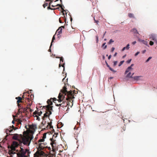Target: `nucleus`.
Returning <instances> with one entry per match:
<instances>
[{
  "label": "nucleus",
  "instance_id": "1",
  "mask_svg": "<svg viewBox=\"0 0 157 157\" xmlns=\"http://www.w3.org/2000/svg\"><path fill=\"white\" fill-rule=\"evenodd\" d=\"M27 131L23 132V135H18L17 134H14L13 136V139L18 140L19 144L23 143L24 145H29L32 139L29 135V133L33 134L34 131L30 130V129H34V128H26Z\"/></svg>",
  "mask_w": 157,
  "mask_h": 157
},
{
  "label": "nucleus",
  "instance_id": "2",
  "mask_svg": "<svg viewBox=\"0 0 157 157\" xmlns=\"http://www.w3.org/2000/svg\"><path fill=\"white\" fill-rule=\"evenodd\" d=\"M73 96L72 92L71 91H67V88L64 87L63 89L61 90L58 96L59 102H61L64 98H66L67 100L70 99L74 98Z\"/></svg>",
  "mask_w": 157,
  "mask_h": 157
},
{
  "label": "nucleus",
  "instance_id": "3",
  "mask_svg": "<svg viewBox=\"0 0 157 157\" xmlns=\"http://www.w3.org/2000/svg\"><path fill=\"white\" fill-rule=\"evenodd\" d=\"M58 133L54 132V134L53 135L52 138L50 139L51 140L50 144L52 146V151L55 152L57 149L56 140L53 138L54 137H56Z\"/></svg>",
  "mask_w": 157,
  "mask_h": 157
},
{
  "label": "nucleus",
  "instance_id": "4",
  "mask_svg": "<svg viewBox=\"0 0 157 157\" xmlns=\"http://www.w3.org/2000/svg\"><path fill=\"white\" fill-rule=\"evenodd\" d=\"M39 145L38 148L37 149V151L34 154V155L36 154L37 155H39V151H43L42 150H43L44 148L46 147H47L48 148L49 150H51V148L50 147H46L45 146L46 145V144L44 143H40L38 144Z\"/></svg>",
  "mask_w": 157,
  "mask_h": 157
},
{
  "label": "nucleus",
  "instance_id": "5",
  "mask_svg": "<svg viewBox=\"0 0 157 157\" xmlns=\"http://www.w3.org/2000/svg\"><path fill=\"white\" fill-rule=\"evenodd\" d=\"M28 152V154H29L30 152L29 151L28 149H24L22 148H21V150L20 152L17 154V157H28L25 154Z\"/></svg>",
  "mask_w": 157,
  "mask_h": 157
},
{
  "label": "nucleus",
  "instance_id": "6",
  "mask_svg": "<svg viewBox=\"0 0 157 157\" xmlns=\"http://www.w3.org/2000/svg\"><path fill=\"white\" fill-rule=\"evenodd\" d=\"M52 106L50 105H47L46 107V109L48 111L44 114V117H46L49 116L52 114L51 110H52Z\"/></svg>",
  "mask_w": 157,
  "mask_h": 157
},
{
  "label": "nucleus",
  "instance_id": "7",
  "mask_svg": "<svg viewBox=\"0 0 157 157\" xmlns=\"http://www.w3.org/2000/svg\"><path fill=\"white\" fill-rule=\"evenodd\" d=\"M38 152L39 155H37L38 157H53L52 155L49 156L44 151H40Z\"/></svg>",
  "mask_w": 157,
  "mask_h": 157
},
{
  "label": "nucleus",
  "instance_id": "8",
  "mask_svg": "<svg viewBox=\"0 0 157 157\" xmlns=\"http://www.w3.org/2000/svg\"><path fill=\"white\" fill-rule=\"evenodd\" d=\"M19 144H20L19 142L18 143L17 141H14L13 142V143L10 147L12 148H15L16 147H18Z\"/></svg>",
  "mask_w": 157,
  "mask_h": 157
},
{
  "label": "nucleus",
  "instance_id": "9",
  "mask_svg": "<svg viewBox=\"0 0 157 157\" xmlns=\"http://www.w3.org/2000/svg\"><path fill=\"white\" fill-rule=\"evenodd\" d=\"M18 128H9V129H7L6 130V133L7 135H11V133L13 131V129L15 130Z\"/></svg>",
  "mask_w": 157,
  "mask_h": 157
},
{
  "label": "nucleus",
  "instance_id": "10",
  "mask_svg": "<svg viewBox=\"0 0 157 157\" xmlns=\"http://www.w3.org/2000/svg\"><path fill=\"white\" fill-rule=\"evenodd\" d=\"M133 78L136 81H138L142 80V76H135Z\"/></svg>",
  "mask_w": 157,
  "mask_h": 157
},
{
  "label": "nucleus",
  "instance_id": "11",
  "mask_svg": "<svg viewBox=\"0 0 157 157\" xmlns=\"http://www.w3.org/2000/svg\"><path fill=\"white\" fill-rule=\"evenodd\" d=\"M11 148L10 150L9 151V153L10 155H11L12 154H14L16 153V152H15V151H16V149L15 148H11Z\"/></svg>",
  "mask_w": 157,
  "mask_h": 157
},
{
  "label": "nucleus",
  "instance_id": "12",
  "mask_svg": "<svg viewBox=\"0 0 157 157\" xmlns=\"http://www.w3.org/2000/svg\"><path fill=\"white\" fill-rule=\"evenodd\" d=\"M149 38L151 40H155L156 41V43L157 44V40H156L155 36L154 34H151Z\"/></svg>",
  "mask_w": 157,
  "mask_h": 157
},
{
  "label": "nucleus",
  "instance_id": "13",
  "mask_svg": "<svg viewBox=\"0 0 157 157\" xmlns=\"http://www.w3.org/2000/svg\"><path fill=\"white\" fill-rule=\"evenodd\" d=\"M62 28H64V27L61 26L59 27V28L57 30L56 32H58V34H57V36L59 35L60 34L62 33Z\"/></svg>",
  "mask_w": 157,
  "mask_h": 157
},
{
  "label": "nucleus",
  "instance_id": "14",
  "mask_svg": "<svg viewBox=\"0 0 157 157\" xmlns=\"http://www.w3.org/2000/svg\"><path fill=\"white\" fill-rule=\"evenodd\" d=\"M138 40L139 42H142L146 46L149 47L147 41H145L144 40H141V39L139 38H138Z\"/></svg>",
  "mask_w": 157,
  "mask_h": 157
},
{
  "label": "nucleus",
  "instance_id": "15",
  "mask_svg": "<svg viewBox=\"0 0 157 157\" xmlns=\"http://www.w3.org/2000/svg\"><path fill=\"white\" fill-rule=\"evenodd\" d=\"M133 68L132 67H128L126 70L125 71V73L126 74L129 71H132L133 70Z\"/></svg>",
  "mask_w": 157,
  "mask_h": 157
},
{
  "label": "nucleus",
  "instance_id": "16",
  "mask_svg": "<svg viewBox=\"0 0 157 157\" xmlns=\"http://www.w3.org/2000/svg\"><path fill=\"white\" fill-rule=\"evenodd\" d=\"M44 141V140L42 138V139H40L37 142H36V144H38L42 142H43Z\"/></svg>",
  "mask_w": 157,
  "mask_h": 157
},
{
  "label": "nucleus",
  "instance_id": "17",
  "mask_svg": "<svg viewBox=\"0 0 157 157\" xmlns=\"http://www.w3.org/2000/svg\"><path fill=\"white\" fill-rule=\"evenodd\" d=\"M52 123L51 122L48 123L47 124H48V125H47L46 128H53V126H52Z\"/></svg>",
  "mask_w": 157,
  "mask_h": 157
},
{
  "label": "nucleus",
  "instance_id": "18",
  "mask_svg": "<svg viewBox=\"0 0 157 157\" xmlns=\"http://www.w3.org/2000/svg\"><path fill=\"white\" fill-rule=\"evenodd\" d=\"M16 99H17V102H21V97H18L16 98Z\"/></svg>",
  "mask_w": 157,
  "mask_h": 157
},
{
  "label": "nucleus",
  "instance_id": "19",
  "mask_svg": "<svg viewBox=\"0 0 157 157\" xmlns=\"http://www.w3.org/2000/svg\"><path fill=\"white\" fill-rule=\"evenodd\" d=\"M34 116L35 117H36V120L38 121L40 120V118L39 117V116H38V115H36V114H34Z\"/></svg>",
  "mask_w": 157,
  "mask_h": 157
},
{
  "label": "nucleus",
  "instance_id": "20",
  "mask_svg": "<svg viewBox=\"0 0 157 157\" xmlns=\"http://www.w3.org/2000/svg\"><path fill=\"white\" fill-rule=\"evenodd\" d=\"M128 73L127 74L126 77L129 78H132V73L129 71L128 72Z\"/></svg>",
  "mask_w": 157,
  "mask_h": 157
},
{
  "label": "nucleus",
  "instance_id": "21",
  "mask_svg": "<svg viewBox=\"0 0 157 157\" xmlns=\"http://www.w3.org/2000/svg\"><path fill=\"white\" fill-rule=\"evenodd\" d=\"M106 43H105L102 45V47H103L104 49H105L107 48V45H106Z\"/></svg>",
  "mask_w": 157,
  "mask_h": 157
},
{
  "label": "nucleus",
  "instance_id": "22",
  "mask_svg": "<svg viewBox=\"0 0 157 157\" xmlns=\"http://www.w3.org/2000/svg\"><path fill=\"white\" fill-rule=\"evenodd\" d=\"M55 39V35H54V36H53L52 39V42H51V45H50V47H51L52 46V43H53V42L54 40Z\"/></svg>",
  "mask_w": 157,
  "mask_h": 157
},
{
  "label": "nucleus",
  "instance_id": "23",
  "mask_svg": "<svg viewBox=\"0 0 157 157\" xmlns=\"http://www.w3.org/2000/svg\"><path fill=\"white\" fill-rule=\"evenodd\" d=\"M132 31H133V32L134 33H138L137 30L136 29H133L132 30Z\"/></svg>",
  "mask_w": 157,
  "mask_h": 157
},
{
  "label": "nucleus",
  "instance_id": "24",
  "mask_svg": "<svg viewBox=\"0 0 157 157\" xmlns=\"http://www.w3.org/2000/svg\"><path fill=\"white\" fill-rule=\"evenodd\" d=\"M128 16L130 17H133L134 15L132 13H129L128 14Z\"/></svg>",
  "mask_w": 157,
  "mask_h": 157
},
{
  "label": "nucleus",
  "instance_id": "25",
  "mask_svg": "<svg viewBox=\"0 0 157 157\" xmlns=\"http://www.w3.org/2000/svg\"><path fill=\"white\" fill-rule=\"evenodd\" d=\"M124 60H123V61H121L120 62V63L119 64L118 66L119 67L121 66L123 64V63H124Z\"/></svg>",
  "mask_w": 157,
  "mask_h": 157
},
{
  "label": "nucleus",
  "instance_id": "26",
  "mask_svg": "<svg viewBox=\"0 0 157 157\" xmlns=\"http://www.w3.org/2000/svg\"><path fill=\"white\" fill-rule=\"evenodd\" d=\"M46 133H44L43 134L42 138L43 139H44V140L46 138Z\"/></svg>",
  "mask_w": 157,
  "mask_h": 157
},
{
  "label": "nucleus",
  "instance_id": "27",
  "mask_svg": "<svg viewBox=\"0 0 157 157\" xmlns=\"http://www.w3.org/2000/svg\"><path fill=\"white\" fill-rule=\"evenodd\" d=\"M109 69L112 71L113 72H116V71L114 70H113L111 67H109Z\"/></svg>",
  "mask_w": 157,
  "mask_h": 157
},
{
  "label": "nucleus",
  "instance_id": "28",
  "mask_svg": "<svg viewBox=\"0 0 157 157\" xmlns=\"http://www.w3.org/2000/svg\"><path fill=\"white\" fill-rule=\"evenodd\" d=\"M152 58V57H149L148 58V59L146 60V62H148L150 59H151Z\"/></svg>",
  "mask_w": 157,
  "mask_h": 157
},
{
  "label": "nucleus",
  "instance_id": "29",
  "mask_svg": "<svg viewBox=\"0 0 157 157\" xmlns=\"http://www.w3.org/2000/svg\"><path fill=\"white\" fill-rule=\"evenodd\" d=\"M117 61H115L114 62V63H113V66L115 67L116 65L117 64Z\"/></svg>",
  "mask_w": 157,
  "mask_h": 157
},
{
  "label": "nucleus",
  "instance_id": "30",
  "mask_svg": "<svg viewBox=\"0 0 157 157\" xmlns=\"http://www.w3.org/2000/svg\"><path fill=\"white\" fill-rule=\"evenodd\" d=\"M114 42V41L112 39H111L109 40V44H110L111 43H113Z\"/></svg>",
  "mask_w": 157,
  "mask_h": 157
},
{
  "label": "nucleus",
  "instance_id": "31",
  "mask_svg": "<svg viewBox=\"0 0 157 157\" xmlns=\"http://www.w3.org/2000/svg\"><path fill=\"white\" fill-rule=\"evenodd\" d=\"M126 48L127 50H128L129 48V44H128L127 45L126 47Z\"/></svg>",
  "mask_w": 157,
  "mask_h": 157
},
{
  "label": "nucleus",
  "instance_id": "32",
  "mask_svg": "<svg viewBox=\"0 0 157 157\" xmlns=\"http://www.w3.org/2000/svg\"><path fill=\"white\" fill-rule=\"evenodd\" d=\"M48 3H46L45 4H44L43 5V6L45 8L46 6H48Z\"/></svg>",
  "mask_w": 157,
  "mask_h": 157
},
{
  "label": "nucleus",
  "instance_id": "33",
  "mask_svg": "<svg viewBox=\"0 0 157 157\" xmlns=\"http://www.w3.org/2000/svg\"><path fill=\"white\" fill-rule=\"evenodd\" d=\"M140 53L139 52H137L135 54V56H137Z\"/></svg>",
  "mask_w": 157,
  "mask_h": 157
},
{
  "label": "nucleus",
  "instance_id": "34",
  "mask_svg": "<svg viewBox=\"0 0 157 157\" xmlns=\"http://www.w3.org/2000/svg\"><path fill=\"white\" fill-rule=\"evenodd\" d=\"M131 60H132L131 59H129L127 61V63H129L131 62Z\"/></svg>",
  "mask_w": 157,
  "mask_h": 157
},
{
  "label": "nucleus",
  "instance_id": "35",
  "mask_svg": "<svg viewBox=\"0 0 157 157\" xmlns=\"http://www.w3.org/2000/svg\"><path fill=\"white\" fill-rule=\"evenodd\" d=\"M149 44L150 45H152L154 44V42L152 41H150Z\"/></svg>",
  "mask_w": 157,
  "mask_h": 157
},
{
  "label": "nucleus",
  "instance_id": "36",
  "mask_svg": "<svg viewBox=\"0 0 157 157\" xmlns=\"http://www.w3.org/2000/svg\"><path fill=\"white\" fill-rule=\"evenodd\" d=\"M42 114V112L40 111L39 113L37 115H38L39 116H40V115Z\"/></svg>",
  "mask_w": 157,
  "mask_h": 157
},
{
  "label": "nucleus",
  "instance_id": "37",
  "mask_svg": "<svg viewBox=\"0 0 157 157\" xmlns=\"http://www.w3.org/2000/svg\"><path fill=\"white\" fill-rule=\"evenodd\" d=\"M115 49V48L114 47H113L112 48L111 52H113Z\"/></svg>",
  "mask_w": 157,
  "mask_h": 157
},
{
  "label": "nucleus",
  "instance_id": "38",
  "mask_svg": "<svg viewBox=\"0 0 157 157\" xmlns=\"http://www.w3.org/2000/svg\"><path fill=\"white\" fill-rule=\"evenodd\" d=\"M96 40H97V42L98 43V36H96Z\"/></svg>",
  "mask_w": 157,
  "mask_h": 157
},
{
  "label": "nucleus",
  "instance_id": "39",
  "mask_svg": "<svg viewBox=\"0 0 157 157\" xmlns=\"http://www.w3.org/2000/svg\"><path fill=\"white\" fill-rule=\"evenodd\" d=\"M33 128H36L37 127V126H36V124H33Z\"/></svg>",
  "mask_w": 157,
  "mask_h": 157
},
{
  "label": "nucleus",
  "instance_id": "40",
  "mask_svg": "<svg viewBox=\"0 0 157 157\" xmlns=\"http://www.w3.org/2000/svg\"><path fill=\"white\" fill-rule=\"evenodd\" d=\"M125 49H126V47H124L122 49V51H123L125 50Z\"/></svg>",
  "mask_w": 157,
  "mask_h": 157
},
{
  "label": "nucleus",
  "instance_id": "41",
  "mask_svg": "<svg viewBox=\"0 0 157 157\" xmlns=\"http://www.w3.org/2000/svg\"><path fill=\"white\" fill-rule=\"evenodd\" d=\"M61 62H63V59L62 57H61L60 59V62L61 63Z\"/></svg>",
  "mask_w": 157,
  "mask_h": 157
},
{
  "label": "nucleus",
  "instance_id": "42",
  "mask_svg": "<svg viewBox=\"0 0 157 157\" xmlns=\"http://www.w3.org/2000/svg\"><path fill=\"white\" fill-rule=\"evenodd\" d=\"M136 41H134L132 43V44L133 45H134L136 44Z\"/></svg>",
  "mask_w": 157,
  "mask_h": 157
},
{
  "label": "nucleus",
  "instance_id": "43",
  "mask_svg": "<svg viewBox=\"0 0 157 157\" xmlns=\"http://www.w3.org/2000/svg\"><path fill=\"white\" fill-rule=\"evenodd\" d=\"M111 55H110L109 56V57H108V59H110V58H111Z\"/></svg>",
  "mask_w": 157,
  "mask_h": 157
},
{
  "label": "nucleus",
  "instance_id": "44",
  "mask_svg": "<svg viewBox=\"0 0 157 157\" xmlns=\"http://www.w3.org/2000/svg\"><path fill=\"white\" fill-rule=\"evenodd\" d=\"M106 63V65H107V67H108L109 68V67H110L109 66L108 64V63Z\"/></svg>",
  "mask_w": 157,
  "mask_h": 157
},
{
  "label": "nucleus",
  "instance_id": "45",
  "mask_svg": "<svg viewBox=\"0 0 157 157\" xmlns=\"http://www.w3.org/2000/svg\"><path fill=\"white\" fill-rule=\"evenodd\" d=\"M146 52V50H144V51H143L142 52L143 53H144Z\"/></svg>",
  "mask_w": 157,
  "mask_h": 157
},
{
  "label": "nucleus",
  "instance_id": "46",
  "mask_svg": "<svg viewBox=\"0 0 157 157\" xmlns=\"http://www.w3.org/2000/svg\"><path fill=\"white\" fill-rule=\"evenodd\" d=\"M117 52H116L115 54L114 55V56H116L117 55Z\"/></svg>",
  "mask_w": 157,
  "mask_h": 157
},
{
  "label": "nucleus",
  "instance_id": "47",
  "mask_svg": "<svg viewBox=\"0 0 157 157\" xmlns=\"http://www.w3.org/2000/svg\"><path fill=\"white\" fill-rule=\"evenodd\" d=\"M134 66V64H132L129 67H132Z\"/></svg>",
  "mask_w": 157,
  "mask_h": 157
},
{
  "label": "nucleus",
  "instance_id": "48",
  "mask_svg": "<svg viewBox=\"0 0 157 157\" xmlns=\"http://www.w3.org/2000/svg\"><path fill=\"white\" fill-rule=\"evenodd\" d=\"M134 73L133 72L132 73V76L134 75Z\"/></svg>",
  "mask_w": 157,
  "mask_h": 157
},
{
  "label": "nucleus",
  "instance_id": "49",
  "mask_svg": "<svg viewBox=\"0 0 157 157\" xmlns=\"http://www.w3.org/2000/svg\"><path fill=\"white\" fill-rule=\"evenodd\" d=\"M34 157H38V156L37 155H36V154H35L34 155Z\"/></svg>",
  "mask_w": 157,
  "mask_h": 157
},
{
  "label": "nucleus",
  "instance_id": "50",
  "mask_svg": "<svg viewBox=\"0 0 157 157\" xmlns=\"http://www.w3.org/2000/svg\"><path fill=\"white\" fill-rule=\"evenodd\" d=\"M95 22L98 24V21H96L95 20Z\"/></svg>",
  "mask_w": 157,
  "mask_h": 157
},
{
  "label": "nucleus",
  "instance_id": "51",
  "mask_svg": "<svg viewBox=\"0 0 157 157\" xmlns=\"http://www.w3.org/2000/svg\"><path fill=\"white\" fill-rule=\"evenodd\" d=\"M109 78H110V79H112L113 78V77H110Z\"/></svg>",
  "mask_w": 157,
  "mask_h": 157
},
{
  "label": "nucleus",
  "instance_id": "52",
  "mask_svg": "<svg viewBox=\"0 0 157 157\" xmlns=\"http://www.w3.org/2000/svg\"><path fill=\"white\" fill-rule=\"evenodd\" d=\"M126 56V55H125L123 56L124 58Z\"/></svg>",
  "mask_w": 157,
  "mask_h": 157
},
{
  "label": "nucleus",
  "instance_id": "53",
  "mask_svg": "<svg viewBox=\"0 0 157 157\" xmlns=\"http://www.w3.org/2000/svg\"><path fill=\"white\" fill-rule=\"evenodd\" d=\"M105 33H106V32H105V33L104 34V35H103V36H104L105 35Z\"/></svg>",
  "mask_w": 157,
  "mask_h": 157
},
{
  "label": "nucleus",
  "instance_id": "54",
  "mask_svg": "<svg viewBox=\"0 0 157 157\" xmlns=\"http://www.w3.org/2000/svg\"><path fill=\"white\" fill-rule=\"evenodd\" d=\"M12 123H13V124L14 123V121H12Z\"/></svg>",
  "mask_w": 157,
  "mask_h": 157
},
{
  "label": "nucleus",
  "instance_id": "55",
  "mask_svg": "<svg viewBox=\"0 0 157 157\" xmlns=\"http://www.w3.org/2000/svg\"><path fill=\"white\" fill-rule=\"evenodd\" d=\"M65 79V78H64L63 79V81H64V80Z\"/></svg>",
  "mask_w": 157,
  "mask_h": 157
},
{
  "label": "nucleus",
  "instance_id": "56",
  "mask_svg": "<svg viewBox=\"0 0 157 157\" xmlns=\"http://www.w3.org/2000/svg\"><path fill=\"white\" fill-rule=\"evenodd\" d=\"M59 67H61V65H60V64H59Z\"/></svg>",
  "mask_w": 157,
  "mask_h": 157
},
{
  "label": "nucleus",
  "instance_id": "57",
  "mask_svg": "<svg viewBox=\"0 0 157 157\" xmlns=\"http://www.w3.org/2000/svg\"><path fill=\"white\" fill-rule=\"evenodd\" d=\"M62 67H63L64 68V64H63V65H62Z\"/></svg>",
  "mask_w": 157,
  "mask_h": 157
},
{
  "label": "nucleus",
  "instance_id": "58",
  "mask_svg": "<svg viewBox=\"0 0 157 157\" xmlns=\"http://www.w3.org/2000/svg\"><path fill=\"white\" fill-rule=\"evenodd\" d=\"M104 40H105V41L106 40V39H104Z\"/></svg>",
  "mask_w": 157,
  "mask_h": 157
},
{
  "label": "nucleus",
  "instance_id": "59",
  "mask_svg": "<svg viewBox=\"0 0 157 157\" xmlns=\"http://www.w3.org/2000/svg\"><path fill=\"white\" fill-rule=\"evenodd\" d=\"M12 128H14V126H13H13H12Z\"/></svg>",
  "mask_w": 157,
  "mask_h": 157
},
{
  "label": "nucleus",
  "instance_id": "60",
  "mask_svg": "<svg viewBox=\"0 0 157 157\" xmlns=\"http://www.w3.org/2000/svg\"><path fill=\"white\" fill-rule=\"evenodd\" d=\"M53 131V132H54V129H53V130L52 131Z\"/></svg>",
  "mask_w": 157,
  "mask_h": 157
},
{
  "label": "nucleus",
  "instance_id": "61",
  "mask_svg": "<svg viewBox=\"0 0 157 157\" xmlns=\"http://www.w3.org/2000/svg\"><path fill=\"white\" fill-rule=\"evenodd\" d=\"M55 99H56V98H54V99L53 100L55 101Z\"/></svg>",
  "mask_w": 157,
  "mask_h": 157
},
{
  "label": "nucleus",
  "instance_id": "62",
  "mask_svg": "<svg viewBox=\"0 0 157 157\" xmlns=\"http://www.w3.org/2000/svg\"><path fill=\"white\" fill-rule=\"evenodd\" d=\"M52 104V102H51V104H50V105H51V104Z\"/></svg>",
  "mask_w": 157,
  "mask_h": 157
},
{
  "label": "nucleus",
  "instance_id": "63",
  "mask_svg": "<svg viewBox=\"0 0 157 157\" xmlns=\"http://www.w3.org/2000/svg\"><path fill=\"white\" fill-rule=\"evenodd\" d=\"M48 9H49L50 8V7H48Z\"/></svg>",
  "mask_w": 157,
  "mask_h": 157
},
{
  "label": "nucleus",
  "instance_id": "64",
  "mask_svg": "<svg viewBox=\"0 0 157 157\" xmlns=\"http://www.w3.org/2000/svg\"><path fill=\"white\" fill-rule=\"evenodd\" d=\"M59 22H60V23H61V21H60V20H59Z\"/></svg>",
  "mask_w": 157,
  "mask_h": 157
}]
</instances>
